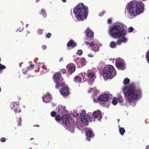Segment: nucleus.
Returning <instances> with one entry per match:
<instances>
[{
    "label": "nucleus",
    "mask_w": 149,
    "mask_h": 149,
    "mask_svg": "<svg viewBox=\"0 0 149 149\" xmlns=\"http://www.w3.org/2000/svg\"><path fill=\"white\" fill-rule=\"evenodd\" d=\"M126 102L129 104L139 98L141 92L139 88H136L134 83H131L128 86H125L123 90Z\"/></svg>",
    "instance_id": "1"
},
{
    "label": "nucleus",
    "mask_w": 149,
    "mask_h": 149,
    "mask_svg": "<svg viewBox=\"0 0 149 149\" xmlns=\"http://www.w3.org/2000/svg\"><path fill=\"white\" fill-rule=\"evenodd\" d=\"M123 25L120 24L115 25L110 28L109 31V34L112 38L115 39L119 38V40L120 38V40L122 42L126 43L127 40L124 36L127 34V31L124 29H121Z\"/></svg>",
    "instance_id": "2"
},
{
    "label": "nucleus",
    "mask_w": 149,
    "mask_h": 149,
    "mask_svg": "<svg viewBox=\"0 0 149 149\" xmlns=\"http://www.w3.org/2000/svg\"><path fill=\"white\" fill-rule=\"evenodd\" d=\"M88 8L83 3H79L73 8V13L77 19L79 21L86 19L87 17Z\"/></svg>",
    "instance_id": "3"
},
{
    "label": "nucleus",
    "mask_w": 149,
    "mask_h": 149,
    "mask_svg": "<svg viewBox=\"0 0 149 149\" xmlns=\"http://www.w3.org/2000/svg\"><path fill=\"white\" fill-rule=\"evenodd\" d=\"M144 6V4L141 1H131L129 4V7L127 9L128 12L131 16H136L143 12Z\"/></svg>",
    "instance_id": "4"
},
{
    "label": "nucleus",
    "mask_w": 149,
    "mask_h": 149,
    "mask_svg": "<svg viewBox=\"0 0 149 149\" xmlns=\"http://www.w3.org/2000/svg\"><path fill=\"white\" fill-rule=\"evenodd\" d=\"M114 70V67L112 65H105L102 73L104 78L105 79L113 78L115 76L113 74Z\"/></svg>",
    "instance_id": "5"
},
{
    "label": "nucleus",
    "mask_w": 149,
    "mask_h": 149,
    "mask_svg": "<svg viewBox=\"0 0 149 149\" xmlns=\"http://www.w3.org/2000/svg\"><path fill=\"white\" fill-rule=\"evenodd\" d=\"M52 79L54 82L56 83L55 87L57 89L65 86V83L63 81V78L61 77L60 72L55 73L53 76Z\"/></svg>",
    "instance_id": "6"
},
{
    "label": "nucleus",
    "mask_w": 149,
    "mask_h": 149,
    "mask_svg": "<svg viewBox=\"0 0 149 149\" xmlns=\"http://www.w3.org/2000/svg\"><path fill=\"white\" fill-rule=\"evenodd\" d=\"M19 107V102H14L11 103L10 107L13 109L16 113H19L21 111Z\"/></svg>",
    "instance_id": "7"
},
{
    "label": "nucleus",
    "mask_w": 149,
    "mask_h": 149,
    "mask_svg": "<svg viewBox=\"0 0 149 149\" xmlns=\"http://www.w3.org/2000/svg\"><path fill=\"white\" fill-rule=\"evenodd\" d=\"M85 43L87 45H89L90 47H92V50H93L95 52H97L99 50L100 46L98 44L95 43L94 42H92L89 43V42H85Z\"/></svg>",
    "instance_id": "8"
},
{
    "label": "nucleus",
    "mask_w": 149,
    "mask_h": 149,
    "mask_svg": "<svg viewBox=\"0 0 149 149\" xmlns=\"http://www.w3.org/2000/svg\"><path fill=\"white\" fill-rule=\"evenodd\" d=\"M75 62L78 67L81 68L86 65V60L84 58L78 57L76 59Z\"/></svg>",
    "instance_id": "9"
},
{
    "label": "nucleus",
    "mask_w": 149,
    "mask_h": 149,
    "mask_svg": "<svg viewBox=\"0 0 149 149\" xmlns=\"http://www.w3.org/2000/svg\"><path fill=\"white\" fill-rule=\"evenodd\" d=\"M109 96L108 94L105 93L98 97V99L100 102L107 101H108Z\"/></svg>",
    "instance_id": "10"
},
{
    "label": "nucleus",
    "mask_w": 149,
    "mask_h": 149,
    "mask_svg": "<svg viewBox=\"0 0 149 149\" xmlns=\"http://www.w3.org/2000/svg\"><path fill=\"white\" fill-rule=\"evenodd\" d=\"M88 118L90 119V121H92L91 120V118H90L89 116H85L81 117V121L83 124L86 126H87L88 125L89 122Z\"/></svg>",
    "instance_id": "11"
},
{
    "label": "nucleus",
    "mask_w": 149,
    "mask_h": 149,
    "mask_svg": "<svg viewBox=\"0 0 149 149\" xmlns=\"http://www.w3.org/2000/svg\"><path fill=\"white\" fill-rule=\"evenodd\" d=\"M93 115L94 119L99 118L98 119V120L101 119L102 118L101 112L99 110L94 111L93 113Z\"/></svg>",
    "instance_id": "12"
},
{
    "label": "nucleus",
    "mask_w": 149,
    "mask_h": 149,
    "mask_svg": "<svg viewBox=\"0 0 149 149\" xmlns=\"http://www.w3.org/2000/svg\"><path fill=\"white\" fill-rule=\"evenodd\" d=\"M43 101L46 103L50 102L52 100L51 95L48 93H47L42 96Z\"/></svg>",
    "instance_id": "13"
},
{
    "label": "nucleus",
    "mask_w": 149,
    "mask_h": 149,
    "mask_svg": "<svg viewBox=\"0 0 149 149\" xmlns=\"http://www.w3.org/2000/svg\"><path fill=\"white\" fill-rule=\"evenodd\" d=\"M85 32L87 37L93 38V33L89 28L87 29Z\"/></svg>",
    "instance_id": "14"
},
{
    "label": "nucleus",
    "mask_w": 149,
    "mask_h": 149,
    "mask_svg": "<svg viewBox=\"0 0 149 149\" xmlns=\"http://www.w3.org/2000/svg\"><path fill=\"white\" fill-rule=\"evenodd\" d=\"M116 66L119 70H123L125 69L124 63L121 61H118L116 63Z\"/></svg>",
    "instance_id": "15"
},
{
    "label": "nucleus",
    "mask_w": 149,
    "mask_h": 149,
    "mask_svg": "<svg viewBox=\"0 0 149 149\" xmlns=\"http://www.w3.org/2000/svg\"><path fill=\"white\" fill-rule=\"evenodd\" d=\"M68 71L70 74H71L74 72L75 70V68L72 65L69 64L67 66Z\"/></svg>",
    "instance_id": "16"
},
{
    "label": "nucleus",
    "mask_w": 149,
    "mask_h": 149,
    "mask_svg": "<svg viewBox=\"0 0 149 149\" xmlns=\"http://www.w3.org/2000/svg\"><path fill=\"white\" fill-rule=\"evenodd\" d=\"M62 123L63 124L67 125L69 124L70 122L69 120L65 115H63L62 117Z\"/></svg>",
    "instance_id": "17"
},
{
    "label": "nucleus",
    "mask_w": 149,
    "mask_h": 149,
    "mask_svg": "<svg viewBox=\"0 0 149 149\" xmlns=\"http://www.w3.org/2000/svg\"><path fill=\"white\" fill-rule=\"evenodd\" d=\"M69 90L66 87L63 88L61 90L60 93L63 96L67 95L68 94Z\"/></svg>",
    "instance_id": "18"
},
{
    "label": "nucleus",
    "mask_w": 149,
    "mask_h": 149,
    "mask_svg": "<svg viewBox=\"0 0 149 149\" xmlns=\"http://www.w3.org/2000/svg\"><path fill=\"white\" fill-rule=\"evenodd\" d=\"M77 46V43L74 42L73 40H71L67 44V46L68 47H71L72 48L75 47Z\"/></svg>",
    "instance_id": "19"
},
{
    "label": "nucleus",
    "mask_w": 149,
    "mask_h": 149,
    "mask_svg": "<svg viewBox=\"0 0 149 149\" xmlns=\"http://www.w3.org/2000/svg\"><path fill=\"white\" fill-rule=\"evenodd\" d=\"M39 13L44 18H45L47 17V13L46 10L44 8L42 9L39 12Z\"/></svg>",
    "instance_id": "20"
},
{
    "label": "nucleus",
    "mask_w": 149,
    "mask_h": 149,
    "mask_svg": "<svg viewBox=\"0 0 149 149\" xmlns=\"http://www.w3.org/2000/svg\"><path fill=\"white\" fill-rule=\"evenodd\" d=\"M74 80L76 83H80L81 81V78L79 76H76L74 77Z\"/></svg>",
    "instance_id": "21"
},
{
    "label": "nucleus",
    "mask_w": 149,
    "mask_h": 149,
    "mask_svg": "<svg viewBox=\"0 0 149 149\" xmlns=\"http://www.w3.org/2000/svg\"><path fill=\"white\" fill-rule=\"evenodd\" d=\"M86 134L88 138L92 137L93 136H94V134L90 130L86 132Z\"/></svg>",
    "instance_id": "22"
},
{
    "label": "nucleus",
    "mask_w": 149,
    "mask_h": 149,
    "mask_svg": "<svg viewBox=\"0 0 149 149\" xmlns=\"http://www.w3.org/2000/svg\"><path fill=\"white\" fill-rule=\"evenodd\" d=\"M87 77L90 78H93L95 76L94 73L93 72H89L87 74Z\"/></svg>",
    "instance_id": "23"
},
{
    "label": "nucleus",
    "mask_w": 149,
    "mask_h": 149,
    "mask_svg": "<svg viewBox=\"0 0 149 149\" xmlns=\"http://www.w3.org/2000/svg\"><path fill=\"white\" fill-rule=\"evenodd\" d=\"M55 120L57 122H59L62 120V117L60 115H57L55 118Z\"/></svg>",
    "instance_id": "24"
},
{
    "label": "nucleus",
    "mask_w": 149,
    "mask_h": 149,
    "mask_svg": "<svg viewBox=\"0 0 149 149\" xmlns=\"http://www.w3.org/2000/svg\"><path fill=\"white\" fill-rule=\"evenodd\" d=\"M119 131L121 135H123L125 132V130L123 127H120L119 129Z\"/></svg>",
    "instance_id": "25"
},
{
    "label": "nucleus",
    "mask_w": 149,
    "mask_h": 149,
    "mask_svg": "<svg viewBox=\"0 0 149 149\" xmlns=\"http://www.w3.org/2000/svg\"><path fill=\"white\" fill-rule=\"evenodd\" d=\"M130 82V80L128 78H125L123 81V83L125 85L129 84Z\"/></svg>",
    "instance_id": "26"
},
{
    "label": "nucleus",
    "mask_w": 149,
    "mask_h": 149,
    "mask_svg": "<svg viewBox=\"0 0 149 149\" xmlns=\"http://www.w3.org/2000/svg\"><path fill=\"white\" fill-rule=\"evenodd\" d=\"M110 46L112 48H115L116 47V44L114 41H112L110 43Z\"/></svg>",
    "instance_id": "27"
},
{
    "label": "nucleus",
    "mask_w": 149,
    "mask_h": 149,
    "mask_svg": "<svg viewBox=\"0 0 149 149\" xmlns=\"http://www.w3.org/2000/svg\"><path fill=\"white\" fill-rule=\"evenodd\" d=\"M86 112L84 110H83L81 111V113H80V115L81 116V117H83V116H87L86 114Z\"/></svg>",
    "instance_id": "28"
},
{
    "label": "nucleus",
    "mask_w": 149,
    "mask_h": 149,
    "mask_svg": "<svg viewBox=\"0 0 149 149\" xmlns=\"http://www.w3.org/2000/svg\"><path fill=\"white\" fill-rule=\"evenodd\" d=\"M117 99V100L120 102H122L123 101V99L122 97L120 95L119 96Z\"/></svg>",
    "instance_id": "29"
},
{
    "label": "nucleus",
    "mask_w": 149,
    "mask_h": 149,
    "mask_svg": "<svg viewBox=\"0 0 149 149\" xmlns=\"http://www.w3.org/2000/svg\"><path fill=\"white\" fill-rule=\"evenodd\" d=\"M117 99L115 98H113L112 101V103L114 105H116L117 103Z\"/></svg>",
    "instance_id": "30"
},
{
    "label": "nucleus",
    "mask_w": 149,
    "mask_h": 149,
    "mask_svg": "<svg viewBox=\"0 0 149 149\" xmlns=\"http://www.w3.org/2000/svg\"><path fill=\"white\" fill-rule=\"evenodd\" d=\"M134 30V28L132 26L130 27L127 30L128 32L129 33L132 32Z\"/></svg>",
    "instance_id": "31"
},
{
    "label": "nucleus",
    "mask_w": 149,
    "mask_h": 149,
    "mask_svg": "<svg viewBox=\"0 0 149 149\" xmlns=\"http://www.w3.org/2000/svg\"><path fill=\"white\" fill-rule=\"evenodd\" d=\"M106 13V12L105 10H103L99 13V15L100 17L102 16Z\"/></svg>",
    "instance_id": "32"
},
{
    "label": "nucleus",
    "mask_w": 149,
    "mask_h": 149,
    "mask_svg": "<svg viewBox=\"0 0 149 149\" xmlns=\"http://www.w3.org/2000/svg\"><path fill=\"white\" fill-rule=\"evenodd\" d=\"M51 115L52 117H55L56 116V113L54 111H52L51 113Z\"/></svg>",
    "instance_id": "33"
},
{
    "label": "nucleus",
    "mask_w": 149,
    "mask_h": 149,
    "mask_svg": "<svg viewBox=\"0 0 149 149\" xmlns=\"http://www.w3.org/2000/svg\"><path fill=\"white\" fill-rule=\"evenodd\" d=\"M51 36L52 34L50 33H48L46 34L45 37L47 38H49L51 37Z\"/></svg>",
    "instance_id": "34"
},
{
    "label": "nucleus",
    "mask_w": 149,
    "mask_h": 149,
    "mask_svg": "<svg viewBox=\"0 0 149 149\" xmlns=\"http://www.w3.org/2000/svg\"><path fill=\"white\" fill-rule=\"evenodd\" d=\"M6 67L5 65H3L0 63V70L1 69H5Z\"/></svg>",
    "instance_id": "35"
},
{
    "label": "nucleus",
    "mask_w": 149,
    "mask_h": 149,
    "mask_svg": "<svg viewBox=\"0 0 149 149\" xmlns=\"http://www.w3.org/2000/svg\"><path fill=\"white\" fill-rule=\"evenodd\" d=\"M39 35H41L43 33L42 30L40 29H38L37 31Z\"/></svg>",
    "instance_id": "36"
},
{
    "label": "nucleus",
    "mask_w": 149,
    "mask_h": 149,
    "mask_svg": "<svg viewBox=\"0 0 149 149\" xmlns=\"http://www.w3.org/2000/svg\"><path fill=\"white\" fill-rule=\"evenodd\" d=\"M24 30V27L22 26L21 27H20V28H18L17 29V31H19V32H21Z\"/></svg>",
    "instance_id": "37"
},
{
    "label": "nucleus",
    "mask_w": 149,
    "mask_h": 149,
    "mask_svg": "<svg viewBox=\"0 0 149 149\" xmlns=\"http://www.w3.org/2000/svg\"><path fill=\"white\" fill-rule=\"evenodd\" d=\"M77 52L79 55H81L82 54L83 52L81 50L79 49L78 50Z\"/></svg>",
    "instance_id": "38"
},
{
    "label": "nucleus",
    "mask_w": 149,
    "mask_h": 149,
    "mask_svg": "<svg viewBox=\"0 0 149 149\" xmlns=\"http://www.w3.org/2000/svg\"><path fill=\"white\" fill-rule=\"evenodd\" d=\"M6 141V139L4 137H2L0 139V141L2 142H5Z\"/></svg>",
    "instance_id": "39"
},
{
    "label": "nucleus",
    "mask_w": 149,
    "mask_h": 149,
    "mask_svg": "<svg viewBox=\"0 0 149 149\" xmlns=\"http://www.w3.org/2000/svg\"><path fill=\"white\" fill-rule=\"evenodd\" d=\"M22 121V120H21V118H19V121H18V126H20L21 125V122Z\"/></svg>",
    "instance_id": "40"
},
{
    "label": "nucleus",
    "mask_w": 149,
    "mask_h": 149,
    "mask_svg": "<svg viewBox=\"0 0 149 149\" xmlns=\"http://www.w3.org/2000/svg\"><path fill=\"white\" fill-rule=\"evenodd\" d=\"M42 49L43 50H44L47 49V47L46 45H43L42 46Z\"/></svg>",
    "instance_id": "41"
},
{
    "label": "nucleus",
    "mask_w": 149,
    "mask_h": 149,
    "mask_svg": "<svg viewBox=\"0 0 149 149\" xmlns=\"http://www.w3.org/2000/svg\"><path fill=\"white\" fill-rule=\"evenodd\" d=\"M112 20L110 18L108 19L107 22L109 24H111L112 23Z\"/></svg>",
    "instance_id": "42"
},
{
    "label": "nucleus",
    "mask_w": 149,
    "mask_h": 149,
    "mask_svg": "<svg viewBox=\"0 0 149 149\" xmlns=\"http://www.w3.org/2000/svg\"><path fill=\"white\" fill-rule=\"evenodd\" d=\"M121 42H122L120 40H118L117 42V43L118 45H120L121 44Z\"/></svg>",
    "instance_id": "43"
},
{
    "label": "nucleus",
    "mask_w": 149,
    "mask_h": 149,
    "mask_svg": "<svg viewBox=\"0 0 149 149\" xmlns=\"http://www.w3.org/2000/svg\"><path fill=\"white\" fill-rule=\"evenodd\" d=\"M34 67V65L33 64H31L28 67H27V68H33Z\"/></svg>",
    "instance_id": "44"
},
{
    "label": "nucleus",
    "mask_w": 149,
    "mask_h": 149,
    "mask_svg": "<svg viewBox=\"0 0 149 149\" xmlns=\"http://www.w3.org/2000/svg\"><path fill=\"white\" fill-rule=\"evenodd\" d=\"M61 71L63 74H65L66 72V70L64 69H62Z\"/></svg>",
    "instance_id": "45"
},
{
    "label": "nucleus",
    "mask_w": 149,
    "mask_h": 149,
    "mask_svg": "<svg viewBox=\"0 0 149 149\" xmlns=\"http://www.w3.org/2000/svg\"><path fill=\"white\" fill-rule=\"evenodd\" d=\"M27 72V70H25V71H23V73L24 74H27V73H26V72Z\"/></svg>",
    "instance_id": "46"
},
{
    "label": "nucleus",
    "mask_w": 149,
    "mask_h": 149,
    "mask_svg": "<svg viewBox=\"0 0 149 149\" xmlns=\"http://www.w3.org/2000/svg\"><path fill=\"white\" fill-rule=\"evenodd\" d=\"M79 123H77V126L78 127H82V125H80V126L79 125Z\"/></svg>",
    "instance_id": "47"
},
{
    "label": "nucleus",
    "mask_w": 149,
    "mask_h": 149,
    "mask_svg": "<svg viewBox=\"0 0 149 149\" xmlns=\"http://www.w3.org/2000/svg\"><path fill=\"white\" fill-rule=\"evenodd\" d=\"M63 61V58H61L60 59V62H61V61Z\"/></svg>",
    "instance_id": "48"
},
{
    "label": "nucleus",
    "mask_w": 149,
    "mask_h": 149,
    "mask_svg": "<svg viewBox=\"0 0 149 149\" xmlns=\"http://www.w3.org/2000/svg\"><path fill=\"white\" fill-rule=\"evenodd\" d=\"M146 149H149V145H148L146 146Z\"/></svg>",
    "instance_id": "49"
},
{
    "label": "nucleus",
    "mask_w": 149,
    "mask_h": 149,
    "mask_svg": "<svg viewBox=\"0 0 149 149\" xmlns=\"http://www.w3.org/2000/svg\"><path fill=\"white\" fill-rule=\"evenodd\" d=\"M94 101L95 102H97V99H96L95 98L94 99Z\"/></svg>",
    "instance_id": "50"
},
{
    "label": "nucleus",
    "mask_w": 149,
    "mask_h": 149,
    "mask_svg": "<svg viewBox=\"0 0 149 149\" xmlns=\"http://www.w3.org/2000/svg\"><path fill=\"white\" fill-rule=\"evenodd\" d=\"M89 56L90 57H92L94 56L93 55V54L92 55H91L90 54H89Z\"/></svg>",
    "instance_id": "51"
},
{
    "label": "nucleus",
    "mask_w": 149,
    "mask_h": 149,
    "mask_svg": "<svg viewBox=\"0 0 149 149\" xmlns=\"http://www.w3.org/2000/svg\"><path fill=\"white\" fill-rule=\"evenodd\" d=\"M63 2H65L66 1V0H62Z\"/></svg>",
    "instance_id": "52"
},
{
    "label": "nucleus",
    "mask_w": 149,
    "mask_h": 149,
    "mask_svg": "<svg viewBox=\"0 0 149 149\" xmlns=\"http://www.w3.org/2000/svg\"><path fill=\"white\" fill-rule=\"evenodd\" d=\"M93 90V89L92 88H91V89L90 90H89V91H88V92H90L91 91V90Z\"/></svg>",
    "instance_id": "53"
},
{
    "label": "nucleus",
    "mask_w": 149,
    "mask_h": 149,
    "mask_svg": "<svg viewBox=\"0 0 149 149\" xmlns=\"http://www.w3.org/2000/svg\"><path fill=\"white\" fill-rule=\"evenodd\" d=\"M29 76H27V78H29ZM31 77V76H29V77ZM32 77H33V76H32Z\"/></svg>",
    "instance_id": "54"
},
{
    "label": "nucleus",
    "mask_w": 149,
    "mask_h": 149,
    "mask_svg": "<svg viewBox=\"0 0 149 149\" xmlns=\"http://www.w3.org/2000/svg\"><path fill=\"white\" fill-rule=\"evenodd\" d=\"M37 126L38 127H39V125H34L33 126Z\"/></svg>",
    "instance_id": "55"
},
{
    "label": "nucleus",
    "mask_w": 149,
    "mask_h": 149,
    "mask_svg": "<svg viewBox=\"0 0 149 149\" xmlns=\"http://www.w3.org/2000/svg\"><path fill=\"white\" fill-rule=\"evenodd\" d=\"M36 2H38L39 1V0H36Z\"/></svg>",
    "instance_id": "56"
},
{
    "label": "nucleus",
    "mask_w": 149,
    "mask_h": 149,
    "mask_svg": "<svg viewBox=\"0 0 149 149\" xmlns=\"http://www.w3.org/2000/svg\"><path fill=\"white\" fill-rule=\"evenodd\" d=\"M41 64V63H38V65H39V64Z\"/></svg>",
    "instance_id": "57"
},
{
    "label": "nucleus",
    "mask_w": 149,
    "mask_h": 149,
    "mask_svg": "<svg viewBox=\"0 0 149 149\" xmlns=\"http://www.w3.org/2000/svg\"><path fill=\"white\" fill-rule=\"evenodd\" d=\"M88 140H89V141H90V139H88Z\"/></svg>",
    "instance_id": "58"
},
{
    "label": "nucleus",
    "mask_w": 149,
    "mask_h": 149,
    "mask_svg": "<svg viewBox=\"0 0 149 149\" xmlns=\"http://www.w3.org/2000/svg\"><path fill=\"white\" fill-rule=\"evenodd\" d=\"M142 0L144 1H145L146 0Z\"/></svg>",
    "instance_id": "59"
},
{
    "label": "nucleus",
    "mask_w": 149,
    "mask_h": 149,
    "mask_svg": "<svg viewBox=\"0 0 149 149\" xmlns=\"http://www.w3.org/2000/svg\"><path fill=\"white\" fill-rule=\"evenodd\" d=\"M148 39H149V37H148Z\"/></svg>",
    "instance_id": "60"
},
{
    "label": "nucleus",
    "mask_w": 149,
    "mask_h": 149,
    "mask_svg": "<svg viewBox=\"0 0 149 149\" xmlns=\"http://www.w3.org/2000/svg\"><path fill=\"white\" fill-rule=\"evenodd\" d=\"M33 139V138H31V139Z\"/></svg>",
    "instance_id": "61"
},
{
    "label": "nucleus",
    "mask_w": 149,
    "mask_h": 149,
    "mask_svg": "<svg viewBox=\"0 0 149 149\" xmlns=\"http://www.w3.org/2000/svg\"><path fill=\"white\" fill-rule=\"evenodd\" d=\"M119 119H118V121H119Z\"/></svg>",
    "instance_id": "62"
}]
</instances>
